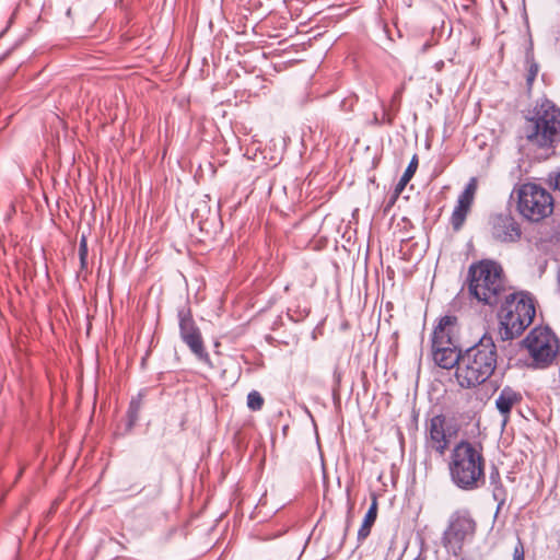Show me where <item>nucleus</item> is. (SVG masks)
Here are the masks:
<instances>
[{
	"label": "nucleus",
	"instance_id": "25",
	"mask_svg": "<svg viewBox=\"0 0 560 560\" xmlns=\"http://www.w3.org/2000/svg\"><path fill=\"white\" fill-rule=\"evenodd\" d=\"M525 551L521 539L517 540L513 550V560H524Z\"/></svg>",
	"mask_w": 560,
	"mask_h": 560
},
{
	"label": "nucleus",
	"instance_id": "1",
	"mask_svg": "<svg viewBox=\"0 0 560 560\" xmlns=\"http://www.w3.org/2000/svg\"><path fill=\"white\" fill-rule=\"evenodd\" d=\"M447 469L451 482L462 491H475L486 483V458L479 443L460 440L451 450Z\"/></svg>",
	"mask_w": 560,
	"mask_h": 560
},
{
	"label": "nucleus",
	"instance_id": "28",
	"mask_svg": "<svg viewBox=\"0 0 560 560\" xmlns=\"http://www.w3.org/2000/svg\"><path fill=\"white\" fill-rule=\"evenodd\" d=\"M334 377H335L337 386H339L340 380H341V374L337 371V369L334 372Z\"/></svg>",
	"mask_w": 560,
	"mask_h": 560
},
{
	"label": "nucleus",
	"instance_id": "16",
	"mask_svg": "<svg viewBox=\"0 0 560 560\" xmlns=\"http://www.w3.org/2000/svg\"><path fill=\"white\" fill-rule=\"evenodd\" d=\"M372 502L364 515L363 522L358 530L357 540L361 545L371 534L372 526L374 525L377 517V495L372 493Z\"/></svg>",
	"mask_w": 560,
	"mask_h": 560
},
{
	"label": "nucleus",
	"instance_id": "31",
	"mask_svg": "<svg viewBox=\"0 0 560 560\" xmlns=\"http://www.w3.org/2000/svg\"><path fill=\"white\" fill-rule=\"evenodd\" d=\"M556 187L560 190V173L558 174L556 178Z\"/></svg>",
	"mask_w": 560,
	"mask_h": 560
},
{
	"label": "nucleus",
	"instance_id": "15",
	"mask_svg": "<svg viewBox=\"0 0 560 560\" xmlns=\"http://www.w3.org/2000/svg\"><path fill=\"white\" fill-rule=\"evenodd\" d=\"M182 340L199 361L211 365V359L205 348L201 331L183 336Z\"/></svg>",
	"mask_w": 560,
	"mask_h": 560
},
{
	"label": "nucleus",
	"instance_id": "3",
	"mask_svg": "<svg viewBox=\"0 0 560 560\" xmlns=\"http://www.w3.org/2000/svg\"><path fill=\"white\" fill-rule=\"evenodd\" d=\"M467 290L479 303L498 306L509 291L502 266L491 259L472 262L468 268Z\"/></svg>",
	"mask_w": 560,
	"mask_h": 560
},
{
	"label": "nucleus",
	"instance_id": "24",
	"mask_svg": "<svg viewBox=\"0 0 560 560\" xmlns=\"http://www.w3.org/2000/svg\"><path fill=\"white\" fill-rule=\"evenodd\" d=\"M310 314V310L308 308H303V310H300V308H296V310H293V308H288V312H287V315L289 317L290 320L294 322V323H299V322H302L304 318H306Z\"/></svg>",
	"mask_w": 560,
	"mask_h": 560
},
{
	"label": "nucleus",
	"instance_id": "7",
	"mask_svg": "<svg viewBox=\"0 0 560 560\" xmlns=\"http://www.w3.org/2000/svg\"><path fill=\"white\" fill-rule=\"evenodd\" d=\"M514 191L517 195L516 210L529 222H540L553 212L551 194L534 183L520 185Z\"/></svg>",
	"mask_w": 560,
	"mask_h": 560
},
{
	"label": "nucleus",
	"instance_id": "10",
	"mask_svg": "<svg viewBox=\"0 0 560 560\" xmlns=\"http://www.w3.org/2000/svg\"><path fill=\"white\" fill-rule=\"evenodd\" d=\"M489 229L492 238L500 243H516L522 237L521 225L511 212L491 214Z\"/></svg>",
	"mask_w": 560,
	"mask_h": 560
},
{
	"label": "nucleus",
	"instance_id": "2",
	"mask_svg": "<svg viewBox=\"0 0 560 560\" xmlns=\"http://www.w3.org/2000/svg\"><path fill=\"white\" fill-rule=\"evenodd\" d=\"M498 359V349L492 336L483 334L475 345L463 352L459 368L455 370V380L459 387L471 389L485 384L494 374Z\"/></svg>",
	"mask_w": 560,
	"mask_h": 560
},
{
	"label": "nucleus",
	"instance_id": "30",
	"mask_svg": "<svg viewBox=\"0 0 560 560\" xmlns=\"http://www.w3.org/2000/svg\"><path fill=\"white\" fill-rule=\"evenodd\" d=\"M430 47H431V44L429 42H427L425 44H423V46L421 48V52H425Z\"/></svg>",
	"mask_w": 560,
	"mask_h": 560
},
{
	"label": "nucleus",
	"instance_id": "14",
	"mask_svg": "<svg viewBox=\"0 0 560 560\" xmlns=\"http://www.w3.org/2000/svg\"><path fill=\"white\" fill-rule=\"evenodd\" d=\"M489 485L493 500L497 502V512H499L506 503L508 490L502 482L500 470L497 466H492L489 472Z\"/></svg>",
	"mask_w": 560,
	"mask_h": 560
},
{
	"label": "nucleus",
	"instance_id": "13",
	"mask_svg": "<svg viewBox=\"0 0 560 560\" xmlns=\"http://www.w3.org/2000/svg\"><path fill=\"white\" fill-rule=\"evenodd\" d=\"M523 397L520 392H516L510 386L501 389L498 398L495 399V407L499 412L506 420L511 413L512 408L522 401Z\"/></svg>",
	"mask_w": 560,
	"mask_h": 560
},
{
	"label": "nucleus",
	"instance_id": "9",
	"mask_svg": "<svg viewBox=\"0 0 560 560\" xmlns=\"http://www.w3.org/2000/svg\"><path fill=\"white\" fill-rule=\"evenodd\" d=\"M447 420L443 413L431 417L425 424L424 447L443 456L451 442V434L447 433Z\"/></svg>",
	"mask_w": 560,
	"mask_h": 560
},
{
	"label": "nucleus",
	"instance_id": "6",
	"mask_svg": "<svg viewBox=\"0 0 560 560\" xmlns=\"http://www.w3.org/2000/svg\"><path fill=\"white\" fill-rule=\"evenodd\" d=\"M478 523L468 508L454 510L446 522L441 536V545L447 553L455 557L463 552L464 545L474 540Z\"/></svg>",
	"mask_w": 560,
	"mask_h": 560
},
{
	"label": "nucleus",
	"instance_id": "12",
	"mask_svg": "<svg viewBox=\"0 0 560 560\" xmlns=\"http://www.w3.org/2000/svg\"><path fill=\"white\" fill-rule=\"evenodd\" d=\"M457 324V317L454 315H444L439 318L431 335V347L452 345L454 339V328Z\"/></svg>",
	"mask_w": 560,
	"mask_h": 560
},
{
	"label": "nucleus",
	"instance_id": "26",
	"mask_svg": "<svg viewBox=\"0 0 560 560\" xmlns=\"http://www.w3.org/2000/svg\"><path fill=\"white\" fill-rule=\"evenodd\" d=\"M88 257V241L84 235L81 236L79 243V258Z\"/></svg>",
	"mask_w": 560,
	"mask_h": 560
},
{
	"label": "nucleus",
	"instance_id": "23",
	"mask_svg": "<svg viewBox=\"0 0 560 560\" xmlns=\"http://www.w3.org/2000/svg\"><path fill=\"white\" fill-rule=\"evenodd\" d=\"M264 397L261 396V394L257 390H252L248 393L247 395V407L252 410V411H259L262 409L264 407Z\"/></svg>",
	"mask_w": 560,
	"mask_h": 560
},
{
	"label": "nucleus",
	"instance_id": "8",
	"mask_svg": "<svg viewBox=\"0 0 560 560\" xmlns=\"http://www.w3.org/2000/svg\"><path fill=\"white\" fill-rule=\"evenodd\" d=\"M532 360L530 366L544 370L552 365L560 352V343L556 334L547 326L533 328L522 340Z\"/></svg>",
	"mask_w": 560,
	"mask_h": 560
},
{
	"label": "nucleus",
	"instance_id": "20",
	"mask_svg": "<svg viewBox=\"0 0 560 560\" xmlns=\"http://www.w3.org/2000/svg\"><path fill=\"white\" fill-rule=\"evenodd\" d=\"M143 397H144V394L142 392H140L136 397H133L130 400L128 411H127V417H128L127 428H128V430H131L139 419V412L142 407Z\"/></svg>",
	"mask_w": 560,
	"mask_h": 560
},
{
	"label": "nucleus",
	"instance_id": "29",
	"mask_svg": "<svg viewBox=\"0 0 560 560\" xmlns=\"http://www.w3.org/2000/svg\"><path fill=\"white\" fill-rule=\"evenodd\" d=\"M80 265H81V269H85L88 266V257H84V259L80 258Z\"/></svg>",
	"mask_w": 560,
	"mask_h": 560
},
{
	"label": "nucleus",
	"instance_id": "17",
	"mask_svg": "<svg viewBox=\"0 0 560 560\" xmlns=\"http://www.w3.org/2000/svg\"><path fill=\"white\" fill-rule=\"evenodd\" d=\"M177 318L180 338H183V336L200 331L194 320L191 308L188 304L177 308Z\"/></svg>",
	"mask_w": 560,
	"mask_h": 560
},
{
	"label": "nucleus",
	"instance_id": "21",
	"mask_svg": "<svg viewBox=\"0 0 560 560\" xmlns=\"http://www.w3.org/2000/svg\"><path fill=\"white\" fill-rule=\"evenodd\" d=\"M477 186H478L477 178L471 177L469 179V182L467 183L465 189L458 196L457 202L471 207L474 199H475L476 191H477Z\"/></svg>",
	"mask_w": 560,
	"mask_h": 560
},
{
	"label": "nucleus",
	"instance_id": "32",
	"mask_svg": "<svg viewBox=\"0 0 560 560\" xmlns=\"http://www.w3.org/2000/svg\"><path fill=\"white\" fill-rule=\"evenodd\" d=\"M8 55H9V51H8V52H5L4 55H2V56L0 57V61H2V60H3Z\"/></svg>",
	"mask_w": 560,
	"mask_h": 560
},
{
	"label": "nucleus",
	"instance_id": "19",
	"mask_svg": "<svg viewBox=\"0 0 560 560\" xmlns=\"http://www.w3.org/2000/svg\"><path fill=\"white\" fill-rule=\"evenodd\" d=\"M418 155L415 154L407 168L405 170L404 174L401 175L399 182L395 186V197H398L400 192L404 190L406 185L410 182V179L413 177L417 168H418Z\"/></svg>",
	"mask_w": 560,
	"mask_h": 560
},
{
	"label": "nucleus",
	"instance_id": "33",
	"mask_svg": "<svg viewBox=\"0 0 560 560\" xmlns=\"http://www.w3.org/2000/svg\"><path fill=\"white\" fill-rule=\"evenodd\" d=\"M67 15H68V16H70V15H71V9H70V8L67 10Z\"/></svg>",
	"mask_w": 560,
	"mask_h": 560
},
{
	"label": "nucleus",
	"instance_id": "5",
	"mask_svg": "<svg viewBox=\"0 0 560 560\" xmlns=\"http://www.w3.org/2000/svg\"><path fill=\"white\" fill-rule=\"evenodd\" d=\"M526 139L539 148H552L560 135V109L547 98L537 102L525 122Z\"/></svg>",
	"mask_w": 560,
	"mask_h": 560
},
{
	"label": "nucleus",
	"instance_id": "18",
	"mask_svg": "<svg viewBox=\"0 0 560 560\" xmlns=\"http://www.w3.org/2000/svg\"><path fill=\"white\" fill-rule=\"evenodd\" d=\"M470 208H471L470 206L456 202V206H455V208L451 214V219H450L452 229L455 232H458L463 228V225L466 221V218L470 211Z\"/></svg>",
	"mask_w": 560,
	"mask_h": 560
},
{
	"label": "nucleus",
	"instance_id": "27",
	"mask_svg": "<svg viewBox=\"0 0 560 560\" xmlns=\"http://www.w3.org/2000/svg\"><path fill=\"white\" fill-rule=\"evenodd\" d=\"M444 65H445V63H444V61H443V60H439V61H436V62L434 63V69H435L436 71H439V72H440V71H442V70H443Z\"/></svg>",
	"mask_w": 560,
	"mask_h": 560
},
{
	"label": "nucleus",
	"instance_id": "22",
	"mask_svg": "<svg viewBox=\"0 0 560 560\" xmlns=\"http://www.w3.org/2000/svg\"><path fill=\"white\" fill-rule=\"evenodd\" d=\"M525 59H526V63H527L526 84H527L528 89H530L533 85V82L535 81V79L538 74L539 67L535 62L534 55L530 49H528L526 51Z\"/></svg>",
	"mask_w": 560,
	"mask_h": 560
},
{
	"label": "nucleus",
	"instance_id": "11",
	"mask_svg": "<svg viewBox=\"0 0 560 560\" xmlns=\"http://www.w3.org/2000/svg\"><path fill=\"white\" fill-rule=\"evenodd\" d=\"M434 362L445 370L459 368L463 352L457 342L454 341L452 345H444L439 347H431Z\"/></svg>",
	"mask_w": 560,
	"mask_h": 560
},
{
	"label": "nucleus",
	"instance_id": "4",
	"mask_svg": "<svg viewBox=\"0 0 560 560\" xmlns=\"http://www.w3.org/2000/svg\"><path fill=\"white\" fill-rule=\"evenodd\" d=\"M499 336L502 340L518 337L533 322L536 308L533 296L526 292L505 291L499 303Z\"/></svg>",
	"mask_w": 560,
	"mask_h": 560
}]
</instances>
